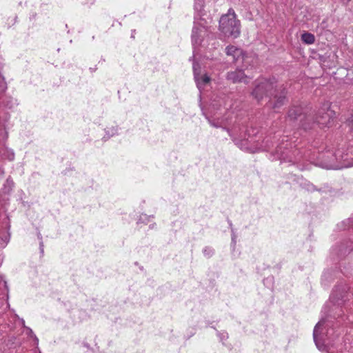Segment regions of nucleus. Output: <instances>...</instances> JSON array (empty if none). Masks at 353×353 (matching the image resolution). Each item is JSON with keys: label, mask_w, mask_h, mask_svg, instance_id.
<instances>
[{"label": "nucleus", "mask_w": 353, "mask_h": 353, "mask_svg": "<svg viewBox=\"0 0 353 353\" xmlns=\"http://www.w3.org/2000/svg\"><path fill=\"white\" fill-rule=\"evenodd\" d=\"M286 146H288V144H285V146H282L281 150L285 151V148H288ZM280 147H281V145Z\"/></svg>", "instance_id": "nucleus-23"}, {"label": "nucleus", "mask_w": 353, "mask_h": 353, "mask_svg": "<svg viewBox=\"0 0 353 353\" xmlns=\"http://www.w3.org/2000/svg\"><path fill=\"white\" fill-rule=\"evenodd\" d=\"M301 40L303 43L310 45L314 43L315 37L312 33L304 32L301 35Z\"/></svg>", "instance_id": "nucleus-13"}, {"label": "nucleus", "mask_w": 353, "mask_h": 353, "mask_svg": "<svg viewBox=\"0 0 353 353\" xmlns=\"http://www.w3.org/2000/svg\"><path fill=\"white\" fill-rule=\"evenodd\" d=\"M351 0H341V1L343 3H347L350 1Z\"/></svg>", "instance_id": "nucleus-22"}, {"label": "nucleus", "mask_w": 353, "mask_h": 353, "mask_svg": "<svg viewBox=\"0 0 353 353\" xmlns=\"http://www.w3.org/2000/svg\"><path fill=\"white\" fill-rule=\"evenodd\" d=\"M210 21H194V25L192 32V43L194 49L196 46L201 44L204 37L208 32H212L210 27L208 26Z\"/></svg>", "instance_id": "nucleus-5"}, {"label": "nucleus", "mask_w": 353, "mask_h": 353, "mask_svg": "<svg viewBox=\"0 0 353 353\" xmlns=\"http://www.w3.org/2000/svg\"><path fill=\"white\" fill-rule=\"evenodd\" d=\"M352 165H353V163L352 164Z\"/></svg>", "instance_id": "nucleus-28"}, {"label": "nucleus", "mask_w": 353, "mask_h": 353, "mask_svg": "<svg viewBox=\"0 0 353 353\" xmlns=\"http://www.w3.org/2000/svg\"><path fill=\"white\" fill-rule=\"evenodd\" d=\"M8 158L10 160H13L14 159V154L12 153L11 154H10Z\"/></svg>", "instance_id": "nucleus-21"}, {"label": "nucleus", "mask_w": 353, "mask_h": 353, "mask_svg": "<svg viewBox=\"0 0 353 353\" xmlns=\"http://www.w3.org/2000/svg\"><path fill=\"white\" fill-rule=\"evenodd\" d=\"M347 125L351 130H353V115L347 121Z\"/></svg>", "instance_id": "nucleus-16"}, {"label": "nucleus", "mask_w": 353, "mask_h": 353, "mask_svg": "<svg viewBox=\"0 0 353 353\" xmlns=\"http://www.w3.org/2000/svg\"><path fill=\"white\" fill-rule=\"evenodd\" d=\"M208 120L210 124L214 128H222L223 129H226L225 124L223 122V119H220L219 118H212L206 117Z\"/></svg>", "instance_id": "nucleus-12"}, {"label": "nucleus", "mask_w": 353, "mask_h": 353, "mask_svg": "<svg viewBox=\"0 0 353 353\" xmlns=\"http://www.w3.org/2000/svg\"><path fill=\"white\" fill-rule=\"evenodd\" d=\"M287 92L283 85L278 84L275 79H261L255 81V87L252 92L253 97L260 101L263 97H268L267 103L270 108H280L286 101Z\"/></svg>", "instance_id": "nucleus-1"}, {"label": "nucleus", "mask_w": 353, "mask_h": 353, "mask_svg": "<svg viewBox=\"0 0 353 353\" xmlns=\"http://www.w3.org/2000/svg\"><path fill=\"white\" fill-rule=\"evenodd\" d=\"M204 0H195L194 3V10H195V15H194V21H205L208 20L210 22L212 21V19L209 17L207 18H204V17L206 14V12L204 10Z\"/></svg>", "instance_id": "nucleus-9"}, {"label": "nucleus", "mask_w": 353, "mask_h": 353, "mask_svg": "<svg viewBox=\"0 0 353 353\" xmlns=\"http://www.w3.org/2000/svg\"><path fill=\"white\" fill-rule=\"evenodd\" d=\"M325 323L324 320L320 321L314 327L313 337L317 348L321 351H325L326 344L324 339L321 336V329Z\"/></svg>", "instance_id": "nucleus-7"}, {"label": "nucleus", "mask_w": 353, "mask_h": 353, "mask_svg": "<svg viewBox=\"0 0 353 353\" xmlns=\"http://www.w3.org/2000/svg\"><path fill=\"white\" fill-rule=\"evenodd\" d=\"M225 52L227 55L232 57L234 61H238L240 58H243L241 49L233 46H228L225 48Z\"/></svg>", "instance_id": "nucleus-11"}, {"label": "nucleus", "mask_w": 353, "mask_h": 353, "mask_svg": "<svg viewBox=\"0 0 353 353\" xmlns=\"http://www.w3.org/2000/svg\"><path fill=\"white\" fill-rule=\"evenodd\" d=\"M307 189L308 191H314L315 190V188H314V185L311 184V183L307 184Z\"/></svg>", "instance_id": "nucleus-17"}, {"label": "nucleus", "mask_w": 353, "mask_h": 353, "mask_svg": "<svg viewBox=\"0 0 353 353\" xmlns=\"http://www.w3.org/2000/svg\"><path fill=\"white\" fill-rule=\"evenodd\" d=\"M227 130L228 131V132H229V134H230V136H231V137H232V134H230V131H229L228 130Z\"/></svg>", "instance_id": "nucleus-26"}, {"label": "nucleus", "mask_w": 353, "mask_h": 353, "mask_svg": "<svg viewBox=\"0 0 353 353\" xmlns=\"http://www.w3.org/2000/svg\"><path fill=\"white\" fill-rule=\"evenodd\" d=\"M313 118L306 115L301 106H292L288 113L287 121L294 123L305 130L312 128L311 121Z\"/></svg>", "instance_id": "nucleus-3"}, {"label": "nucleus", "mask_w": 353, "mask_h": 353, "mask_svg": "<svg viewBox=\"0 0 353 353\" xmlns=\"http://www.w3.org/2000/svg\"><path fill=\"white\" fill-rule=\"evenodd\" d=\"M199 68V65L198 63H193L194 79L196 83L197 88L199 90H201V89H203L204 86L210 82V78L206 74L203 75L200 74L198 72Z\"/></svg>", "instance_id": "nucleus-8"}, {"label": "nucleus", "mask_w": 353, "mask_h": 353, "mask_svg": "<svg viewBox=\"0 0 353 353\" xmlns=\"http://www.w3.org/2000/svg\"><path fill=\"white\" fill-rule=\"evenodd\" d=\"M227 79L234 83L240 82L248 83L249 81L247 75L245 74L244 72L242 70L239 69L228 72Z\"/></svg>", "instance_id": "nucleus-10"}, {"label": "nucleus", "mask_w": 353, "mask_h": 353, "mask_svg": "<svg viewBox=\"0 0 353 353\" xmlns=\"http://www.w3.org/2000/svg\"><path fill=\"white\" fill-rule=\"evenodd\" d=\"M94 0H87L86 3H89L90 5L94 3Z\"/></svg>", "instance_id": "nucleus-20"}, {"label": "nucleus", "mask_w": 353, "mask_h": 353, "mask_svg": "<svg viewBox=\"0 0 353 353\" xmlns=\"http://www.w3.org/2000/svg\"><path fill=\"white\" fill-rule=\"evenodd\" d=\"M39 246H40V252H41V254H43L44 250H43V243L42 241L40 242Z\"/></svg>", "instance_id": "nucleus-19"}, {"label": "nucleus", "mask_w": 353, "mask_h": 353, "mask_svg": "<svg viewBox=\"0 0 353 353\" xmlns=\"http://www.w3.org/2000/svg\"><path fill=\"white\" fill-rule=\"evenodd\" d=\"M334 114V112L330 108V105L325 103L319 111L316 122L322 127H329L333 122Z\"/></svg>", "instance_id": "nucleus-6"}, {"label": "nucleus", "mask_w": 353, "mask_h": 353, "mask_svg": "<svg viewBox=\"0 0 353 353\" xmlns=\"http://www.w3.org/2000/svg\"><path fill=\"white\" fill-rule=\"evenodd\" d=\"M26 331H27V334L29 336L32 337L34 339L35 344L38 345L39 339L36 336V335L33 333L32 330L30 328H29V327H26Z\"/></svg>", "instance_id": "nucleus-15"}, {"label": "nucleus", "mask_w": 353, "mask_h": 353, "mask_svg": "<svg viewBox=\"0 0 353 353\" xmlns=\"http://www.w3.org/2000/svg\"><path fill=\"white\" fill-rule=\"evenodd\" d=\"M282 147H277L276 149V154L279 159L283 161L291 162L293 164L299 165V163L303 159H307L308 157L305 154H303L299 149H294L293 151L290 150L288 148H285V151L281 150ZM299 170H303V166L299 167Z\"/></svg>", "instance_id": "nucleus-4"}, {"label": "nucleus", "mask_w": 353, "mask_h": 353, "mask_svg": "<svg viewBox=\"0 0 353 353\" xmlns=\"http://www.w3.org/2000/svg\"><path fill=\"white\" fill-rule=\"evenodd\" d=\"M219 336H220L221 340H224V339H228V334L227 333H222V334H219Z\"/></svg>", "instance_id": "nucleus-18"}, {"label": "nucleus", "mask_w": 353, "mask_h": 353, "mask_svg": "<svg viewBox=\"0 0 353 353\" xmlns=\"http://www.w3.org/2000/svg\"><path fill=\"white\" fill-rule=\"evenodd\" d=\"M240 21L236 19V15L232 8L220 18L219 30L225 37L237 38L240 35Z\"/></svg>", "instance_id": "nucleus-2"}, {"label": "nucleus", "mask_w": 353, "mask_h": 353, "mask_svg": "<svg viewBox=\"0 0 353 353\" xmlns=\"http://www.w3.org/2000/svg\"><path fill=\"white\" fill-rule=\"evenodd\" d=\"M203 253L205 257L210 258L214 255V250L212 247L206 246L203 248Z\"/></svg>", "instance_id": "nucleus-14"}, {"label": "nucleus", "mask_w": 353, "mask_h": 353, "mask_svg": "<svg viewBox=\"0 0 353 353\" xmlns=\"http://www.w3.org/2000/svg\"><path fill=\"white\" fill-rule=\"evenodd\" d=\"M21 322H22L23 325L25 327V325H24V324H25L24 320H23V319H22V320H21Z\"/></svg>", "instance_id": "nucleus-25"}, {"label": "nucleus", "mask_w": 353, "mask_h": 353, "mask_svg": "<svg viewBox=\"0 0 353 353\" xmlns=\"http://www.w3.org/2000/svg\"><path fill=\"white\" fill-rule=\"evenodd\" d=\"M332 296H335V292L332 293Z\"/></svg>", "instance_id": "nucleus-27"}, {"label": "nucleus", "mask_w": 353, "mask_h": 353, "mask_svg": "<svg viewBox=\"0 0 353 353\" xmlns=\"http://www.w3.org/2000/svg\"><path fill=\"white\" fill-rule=\"evenodd\" d=\"M234 239H235V236H234V235H233V236H232V241H233L234 243H235V240H234Z\"/></svg>", "instance_id": "nucleus-24"}]
</instances>
